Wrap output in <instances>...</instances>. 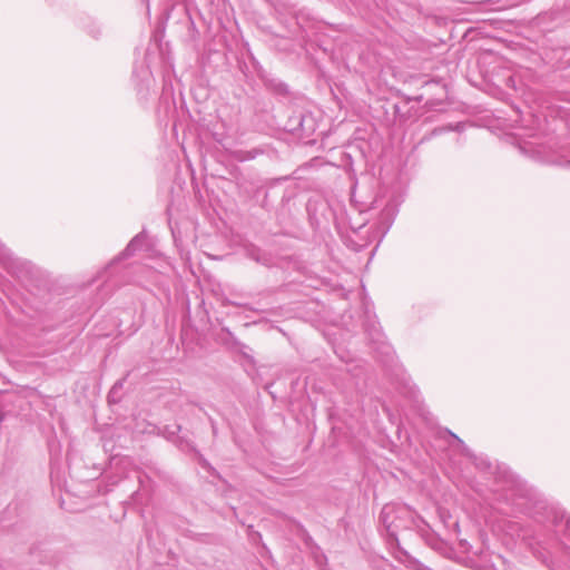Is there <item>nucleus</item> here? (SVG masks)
I'll use <instances>...</instances> for the list:
<instances>
[{"label": "nucleus", "instance_id": "obj_2", "mask_svg": "<svg viewBox=\"0 0 570 570\" xmlns=\"http://www.w3.org/2000/svg\"><path fill=\"white\" fill-rule=\"evenodd\" d=\"M145 238L139 234L135 236L124 250V256L129 257L142 245Z\"/></svg>", "mask_w": 570, "mask_h": 570}, {"label": "nucleus", "instance_id": "obj_3", "mask_svg": "<svg viewBox=\"0 0 570 570\" xmlns=\"http://www.w3.org/2000/svg\"><path fill=\"white\" fill-rule=\"evenodd\" d=\"M392 353V347L390 345H383L382 350L380 351L381 356H390Z\"/></svg>", "mask_w": 570, "mask_h": 570}, {"label": "nucleus", "instance_id": "obj_1", "mask_svg": "<svg viewBox=\"0 0 570 570\" xmlns=\"http://www.w3.org/2000/svg\"><path fill=\"white\" fill-rule=\"evenodd\" d=\"M247 256L265 266H269L272 264V257L265 253H263L259 248L253 247L247 250Z\"/></svg>", "mask_w": 570, "mask_h": 570}]
</instances>
